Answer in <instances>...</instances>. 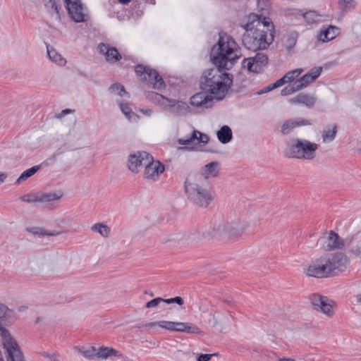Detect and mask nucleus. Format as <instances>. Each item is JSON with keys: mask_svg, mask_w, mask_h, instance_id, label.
Segmentation results:
<instances>
[{"mask_svg": "<svg viewBox=\"0 0 361 361\" xmlns=\"http://www.w3.org/2000/svg\"><path fill=\"white\" fill-rule=\"evenodd\" d=\"M240 56V49L235 40L230 36L220 37L210 54L216 68L207 70L201 77L200 88L213 94L216 100H221L233 84L232 75L222 70L231 68Z\"/></svg>", "mask_w": 361, "mask_h": 361, "instance_id": "f257e3e1", "label": "nucleus"}, {"mask_svg": "<svg viewBox=\"0 0 361 361\" xmlns=\"http://www.w3.org/2000/svg\"><path fill=\"white\" fill-rule=\"evenodd\" d=\"M243 27L245 32L242 37V43L248 50L257 51L267 49L274 41L273 30H271L269 35H267V30L260 23V17L257 14H250L247 23L243 25Z\"/></svg>", "mask_w": 361, "mask_h": 361, "instance_id": "f03ea898", "label": "nucleus"}, {"mask_svg": "<svg viewBox=\"0 0 361 361\" xmlns=\"http://www.w3.org/2000/svg\"><path fill=\"white\" fill-rule=\"evenodd\" d=\"M349 260L341 252L322 256L305 269L306 275L315 278H328L343 271Z\"/></svg>", "mask_w": 361, "mask_h": 361, "instance_id": "7ed1b4c3", "label": "nucleus"}, {"mask_svg": "<svg viewBox=\"0 0 361 361\" xmlns=\"http://www.w3.org/2000/svg\"><path fill=\"white\" fill-rule=\"evenodd\" d=\"M187 198L194 204L200 207H207L213 196L207 181L202 175L190 174L184 183Z\"/></svg>", "mask_w": 361, "mask_h": 361, "instance_id": "20e7f679", "label": "nucleus"}, {"mask_svg": "<svg viewBox=\"0 0 361 361\" xmlns=\"http://www.w3.org/2000/svg\"><path fill=\"white\" fill-rule=\"evenodd\" d=\"M319 145L305 139H295L286 147L284 155L288 158L312 160L316 157Z\"/></svg>", "mask_w": 361, "mask_h": 361, "instance_id": "39448f33", "label": "nucleus"}, {"mask_svg": "<svg viewBox=\"0 0 361 361\" xmlns=\"http://www.w3.org/2000/svg\"><path fill=\"white\" fill-rule=\"evenodd\" d=\"M13 311L7 306L0 303V336L2 338V345L7 349L8 357L13 359L12 351L16 356L21 355L20 353V346L16 339L11 336L9 331L5 328L6 326H10L11 322L7 321V318L11 317Z\"/></svg>", "mask_w": 361, "mask_h": 361, "instance_id": "423d86ee", "label": "nucleus"}, {"mask_svg": "<svg viewBox=\"0 0 361 361\" xmlns=\"http://www.w3.org/2000/svg\"><path fill=\"white\" fill-rule=\"evenodd\" d=\"M137 75L151 88L161 90L165 88V82L157 71L141 64L135 66Z\"/></svg>", "mask_w": 361, "mask_h": 361, "instance_id": "0eeeda50", "label": "nucleus"}, {"mask_svg": "<svg viewBox=\"0 0 361 361\" xmlns=\"http://www.w3.org/2000/svg\"><path fill=\"white\" fill-rule=\"evenodd\" d=\"M152 99L159 101L160 99H166L169 104L166 106V109L171 114L176 116H182L186 115L190 110L188 104L183 101L171 99L164 97L161 94L157 92H150L148 94Z\"/></svg>", "mask_w": 361, "mask_h": 361, "instance_id": "6e6552de", "label": "nucleus"}, {"mask_svg": "<svg viewBox=\"0 0 361 361\" xmlns=\"http://www.w3.org/2000/svg\"><path fill=\"white\" fill-rule=\"evenodd\" d=\"M317 245H320L324 251H331L334 250H341L345 245L343 238H341L334 231L325 233L317 241Z\"/></svg>", "mask_w": 361, "mask_h": 361, "instance_id": "1a4fd4ad", "label": "nucleus"}, {"mask_svg": "<svg viewBox=\"0 0 361 361\" xmlns=\"http://www.w3.org/2000/svg\"><path fill=\"white\" fill-rule=\"evenodd\" d=\"M69 17L75 23L87 22L89 16L80 0H64Z\"/></svg>", "mask_w": 361, "mask_h": 361, "instance_id": "9d476101", "label": "nucleus"}, {"mask_svg": "<svg viewBox=\"0 0 361 361\" xmlns=\"http://www.w3.org/2000/svg\"><path fill=\"white\" fill-rule=\"evenodd\" d=\"M268 56L261 52H258L253 57L244 59L242 61V66L247 68L249 72L260 73L268 63Z\"/></svg>", "mask_w": 361, "mask_h": 361, "instance_id": "9b49d317", "label": "nucleus"}, {"mask_svg": "<svg viewBox=\"0 0 361 361\" xmlns=\"http://www.w3.org/2000/svg\"><path fill=\"white\" fill-rule=\"evenodd\" d=\"M165 170L164 165L159 161H154L152 156L145 166L143 178L147 180L157 181Z\"/></svg>", "mask_w": 361, "mask_h": 361, "instance_id": "f8f14e48", "label": "nucleus"}, {"mask_svg": "<svg viewBox=\"0 0 361 361\" xmlns=\"http://www.w3.org/2000/svg\"><path fill=\"white\" fill-rule=\"evenodd\" d=\"M310 299L315 310L321 312L327 316H332L334 314V302L327 297L315 293L312 294Z\"/></svg>", "mask_w": 361, "mask_h": 361, "instance_id": "ddd939ff", "label": "nucleus"}, {"mask_svg": "<svg viewBox=\"0 0 361 361\" xmlns=\"http://www.w3.org/2000/svg\"><path fill=\"white\" fill-rule=\"evenodd\" d=\"M226 239L236 240L247 229L248 224L246 221L236 219L231 222H225Z\"/></svg>", "mask_w": 361, "mask_h": 361, "instance_id": "4468645a", "label": "nucleus"}, {"mask_svg": "<svg viewBox=\"0 0 361 361\" xmlns=\"http://www.w3.org/2000/svg\"><path fill=\"white\" fill-rule=\"evenodd\" d=\"M201 238L205 240H209L211 238L216 240L226 239L225 222L215 224L212 226L202 230L201 231Z\"/></svg>", "mask_w": 361, "mask_h": 361, "instance_id": "2eb2a0df", "label": "nucleus"}, {"mask_svg": "<svg viewBox=\"0 0 361 361\" xmlns=\"http://www.w3.org/2000/svg\"><path fill=\"white\" fill-rule=\"evenodd\" d=\"M98 52L103 55L106 61L111 64L116 63L122 59L118 49L109 44L100 43L97 46Z\"/></svg>", "mask_w": 361, "mask_h": 361, "instance_id": "dca6fc26", "label": "nucleus"}, {"mask_svg": "<svg viewBox=\"0 0 361 361\" xmlns=\"http://www.w3.org/2000/svg\"><path fill=\"white\" fill-rule=\"evenodd\" d=\"M151 156V154L145 151L137 152L133 154H130L128 159L129 170L133 173H137L138 167L141 166H145Z\"/></svg>", "mask_w": 361, "mask_h": 361, "instance_id": "f3484780", "label": "nucleus"}, {"mask_svg": "<svg viewBox=\"0 0 361 361\" xmlns=\"http://www.w3.org/2000/svg\"><path fill=\"white\" fill-rule=\"evenodd\" d=\"M209 137L207 135L200 132L197 130H193L192 134L186 138H180L178 142L181 145L190 146L200 144L206 145L209 142Z\"/></svg>", "mask_w": 361, "mask_h": 361, "instance_id": "a211bd4d", "label": "nucleus"}, {"mask_svg": "<svg viewBox=\"0 0 361 361\" xmlns=\"http://www.w3.org/2000/svg\"><path fill=\"white\" fill-rule=\"evenodd\" d=\"M214 96L206 92H198L190 99V104L195 107H202L208 109L212 106Z\"/></svg>", "mask_w": 361, "mask_h": 361, "instance_id": "6ab92c4d", "label": "nucleus"}, {"mask_svg": "<svg viewBox=\"0 0 361 361\" xmlns=\"http://www.w3.org/2000/svg\"><path fill=\"white\" fill-rule=\"evenodd\" d=\"M345 247L352 257L361 258V231L346 240Z\"/></svg>", "mask_w": 361, "mask_h": 361, "instance_id": "aec40b11", "label": "nucleus"}, {"mask_svg": "<svg viewBox=\"0 0 361 361\" xmlns=\"http://www.w3.org/2000/svg\"><path fill=\"white\" fill-rule=\"evenodd\" d=\"M322 71V67H315L312 68L310 72L303 75L299 79L295 80V82L299 89L302 90L308 86L310 83L314 82L320 75Z\"/></svg>", "mask_w": 361, "mask_h": 361, "instance_id": "412c9836", "label": "nucleus"}, {"mask_svg": "<svg viewBox=\"0 0 361 361\" xmlns=\"http://www.w3.org/2000/svg\"><path fill=\"white\" fill-rule=\"evenodd\" d=\"M289 102L291 104H299L305 105L306 107L311 109L317 102V97L314 95L301 92L298 94L293 98L289 99Z\"/></svg>", "mask_w": 361, "mask_h": 361, "instance_id": "4be33fe9", "label": "nucleus"}, {"mask_svg": "<svg viewBox=\"0 0 361 361\" xmlns=\"http://www.w3.org/2000/svg\"><path fill=\"white\" fill-rule=\"evenodd\" d=\"M338 30L334 25L323 26L317 36V41L321 43L330 42L336 37Z\"/></svg>", "mask_w": 361, "mask_h": 361, "instance_id": "5701e85b", "label": "nucleus"}, {"mask_svg": "<svg viewBox=\"0 0 361 361\" xmlns=\"http://www.w3.org/2000/svg\"><path fill=\"white\" fill-rule=\"evenodd\" d=\"M311 123L310 121L303 118L299 119H290L286 121L281 129V132L283 135H288L295 128L300 127L302 126H310Z\"/></svg>", "mask_w": 361, "mask_h": 361, "instance_id": "b1692460", "label": "nucleus"}, {"mask_svg": "<svg viewBox=\"0 0 361 361\" xmlns=\"http://www.w3.org/2000/svg\"><path fill=\"white\" fill-rule=\"evenodd\" d=\"M174 331L191 334H202V331L195 324L190 322H175Z\"/></svg>", "mask_w": 361, "mask_h": 361, "instance_id": "393cba45", "label": "nucleus"}, {"mask_svg": "<svg viewBox=\"0 0 361 361\" xmlns=\"http://www.w3.org/2000/svg\"><path fill=\"white\" fill-rule=\"evenodd\" d=\"M194 175H202L205 178L206 181L209 178L217 177L219 175V163L210 162L204 166L201 173H195Z\"/></svg>", "mask_w": 361, "mask_h": 361, "instance_id": "a878e982", "label": "nucleus"}, {"mask_svg": "<svg viewBox=\"0 0 361 361\" xmlns=\"http://www.w3.org/2000/svg\"><path fill=\"white\" fill-rule=\"evenodd\" d=\"M298 13L303 17L304 20L308 25L317 24L323 20L324 15L320 14L315 11L302 12L300 10Z\"/></svg>", "mask_w": 361, "mask_h": 361, "instance_id": "bb28decb", "label": "nucleus"}, {"mask_svg": "<svg viewBox=\"0 0 361 361\" xmlns=\"http://www.w3.org/2000/svg\"><path fill=\"white\" fill-rule=\"evenodd\" d=\"M96 356L99 358H102V359H106V358H108L109 357H112V356L122 358L123 354L120 351H118L113 348L102 346L98 348V350L96 353Z\"/></svg>", "mask_w": 361, "mask_h": 361, "instance_id": "cd10ccee", "label": "nucleus"}, {"mask_svg": "<svg viewBox=\"0 0 361 361\" xmlns=\"http://www.w3.org/2000/svg\"><path fill=\"white\" fill-rule=\"evenodd\" d=\"M44 6L51 17L57 20H61L59 13L60 6L56 0H44Z\"/></svg>", "mask_w": 361, "mask_h": 361, "instance_id": "c85d7f7f", "label": "nucleus"}, {"mask_svg": "<svg viewBox=\"0 0 361 361\" xmlns=\"http://www.w3.org/2000/svg\"><path fill=\"white\" fill-rule=\"evenodd\" d=\"M338 127L336 124L327 126L322 132V142L328 143L332 142L336 135Z\"/></svg>", "mask_w": 361, "mask_h": 361, "instance_id": "c756f323", "label": "nucleus"}, {"mask_svg": "<svg viewBox=\"0 0 361 361\" xmlns=\"http://www.w3.org/2000/svg\"><path fill=\"white\" fill-rule=\"evenodd\" d=\"M27 231L28 232H30V233H32L33 235H35L37 237L56 236V235H61L63 233L62 231H49L44 230L40 227L27 228Z\"/></svg>", "mask_w": 361, "mask_h": 361, "instance_id": "7c9ffc66", "label": "nucleus"}, {"mask_svg": "<svg viewBox=\"0 0 361 361\" xmlns=\"http://www.w3.org/2000/svg\"><path fill=\"white\" fill-rule=\"evenodd\" d=\"M217 137L219 142L222 144L228 143L232 139V131L228 126H222L217 131Z\"/></svg>", "mask_w": 361, "mask_h": 361, "instance_id": "2f4dec72", "label": "nucleus"}, {"mask_svg": "<svg viewBox=\"0 0 361 361\" xmlns=\"http://www.w3.org/2000/svg\"><path fill=\"white\" fill-rule=\"evenodd\" d=\"M63 197V193L60 191L44 192L39 195L40 202H50L60 200Z\"/></svg>", "mask_w": 361, "mask_h": 361, "instance_id": "473e14b6", "label": "nucleus"}, {"mask_svg": "<svg viewBox=\"0 0 361 361\" xmlns=\"http://www.w3.org/2000/svg\"><path fill=\"white\" fill-rule=\"evenodd\" d=\"M91 230L99 233L104 238H108L111 233L110 228L103 223L94 224L92 226Z\"/></svg>", "mask_w": 361, "mask_h": 361, "instance_id": "72a5a7b5", "label": "nucleus"}, {"mask_svg": "<svg viewBox=\"0 0 361 361\" xmlns=\"http://www.w3.org/2000/svg\"><path fill=\"white\" fill-rule=\"evenodd\" d=\"M47 55L49 58L54 63L63 66L66 63V60L53 48L47 46Z\"/></svg>", "mask_w": 361, "mask_h": 361, "instance_id": "f704fd0d", "label": "nucleus"}, {"mask_svg": "<svg viewBox=\"0 0 361 361\" xmlns=\"http://www.w3.org/2000/svg\"><path fill=\"white\" fill-rule=\"evenodd\" d=\"M39 166H34L22 173V174L16 180V183L20 184L22 181L27 180L28 178L33 176L39 169Z\"/></svg>", "mask_w": 361, "mask_h": 361, "instance_id": "c9c22d12", "label": "nucleus"}, {"mask_svg": "<svg viewBox=\"0 0 361 361\" xmlns=\"http://www.w3.org/2000/svg\"><path fill=\"white\" fill-rule=\"evenodd\" d=\"M338 4L339 8L343 12H348L355 8L356 3L354 0H338Z\"/></svg>", "mask_w": 361, "mask_h": 361, "instance_id": "e433bc0d", "label": "nucleus"}, {"mask_svg": "<svg viewBox=\"0 0 361 361\" xmlns=\"http://www.w3.org/2000/svg\"><path fill=\"white\" fill-rule=\"evenodd\" d=\"M298 34L296 32L290 33L286 39L285 47L288 50L292 49L296 44Z\"/></svg>", "mask_w": 361, "mask_h": 361, "instance_id": "4c0bfd02", "label": "nucleus"}, {"mask_svg": "<svg viewBox=\"0 0 361 361\" xmlns=\"http://www.w3.org/2000/svg\"><path fill=\"white\" fill-rule=\"evenodd\" d=\"M109 90L113 94H118L119 96L128 94V93L126 91L123 85L118 83L111 85L109 87Z\"/></svg>", "mask_w": 361, "mask_h": 361, "instance_id": "58836bf2", "label": "nucleus"}, {"mask_svg": "<svg viewBox=\"0 0 361 361\" xmlns=\"http://www.w3.org/2000/svg\"><path fill=\"white\" fill-rule=\"evenodd\" d=\"M300 90L299 87H298L295 82L290 84V85H288L283 88L281 91V94L283 96H287L293 94L294 92H296Z\"/></svg>", "mask_w": 361, "mask_h": 361, "instance_id": "ea45409f", "label": "nucleus"}, {"mask_svg": "<svg viewBox=\"0 0 361 361\" xmlns=\"http://www.w3.org/2000/svg\"><path fill=\"white\" fill-rule=\"evenodd\" d=\"M3 348L4 349V353H5V356H6L7 361H23L24 360V355L20 349V353L21 355L16 356V353H14L13 351H12V354L13 356V359L12 358L11 359L8 357L7 349L4 345H3ZM0 361H4L1 352H0Z\"/></svg>", "mask_w": 361, "mask_h": 361, "instance_id": "a19ab883", "label": "nucleus"}, {"mask_svg": "<svg viewBox=\"0 0 361 361\" xmlns=\"http://www.w3.org/2000/svg\"><path fill=\"white\" fill-rule=\"evenodd\" d=\"M20 200L27 203L37 202H39V195L35 193H29L21 196Z\"/></svg>", "mask_w": 361, "mask_h": 361, "instance_id": "79ce46f5", "label": "nucleus"}, {"mask_svg": "<svg viewBox=\"0 0 361 361\" xmlns=\"http://www.w3.org/2000/svg\"><path fill=\"white\" fill-rule=\"evenodd\" d=\"M78 351L85 358H93L94 356H96V349L94 347H92L89 349L78 348Z\"/></svg>", "mask_w": 361, "mask_h": 361, "instance_id": "37998d69", "label": "nucleus"}, {"mask_svg": "<svg viewBox=\"0 0 361 361\" xmlns=\"http://www.w3.org/2000/svg\"><path fill=\"white\" fill-rule=\"evenodd\" d=\"M260 23L264 25V29L267 30V35H269L271 30L274 32V26L269 18L264 17L263 21H260Z\"/></svg>", "mask_w": 361, "mask_h": 361, "instance_id": "c03bdc74", "label": "nucleus"}, {"mask_svg": "<svg viewBox=\"0 0 361 361\" xmlns=\"http://www.w3.org/2000/svg\"><path fill=\"white\" fill-rule=\"evenodd\" d=\"M159 326L162 329L174 331L175 322L159 321Z\"/></svg>", "mask_w": 361, "mask_h": 361, "instance_id": "a18cd8bd", "label": "nucleus"}, {"mask_svg": "<svg viewBox=\"0 0 361 361\" xmlns=\"http://www.w3.org/2000/svg\"><path fill=\"white\" fill-rule=\"evenodd\" d=\"M302 72L303 69L295 68L293 71H288L287 73L288 74L292 83H293L295 81V78H298Z\"/></svg>", "mask_w": 361, "mask_h": 361, "instance_id": "49530a36", "label": "nucleus"}, {"mask_svg": "<svg viewBox=\"0 0 361 361\" xmlns=\"http://www.w3.org/2000/svg\"><path fill=\"white\" fill-rule=\"evenodd\" d=\"M120 109L121 111L128 118L130 117V114H131V109L129 106V104L128 103H123L121 102L119 104Z\"/></svg>", "mask_w": 361, "mask_h": 361, "instance_id": "de8ad7c7", "label": "nucleus"}, {"mask_svg": "<svg viewBox=\"0 0 361 361\" xmlns=\"http://www.w3.org/2000/svg\"><path fill=\"white\" fill-rule=\"evenodd\" d=\"M163 298H154L148 302L146 303L145 307L146 308H152L157 307L161 302H162Z\"/></svg>", "mask_w": 361, "mask_h": 361, "instance_id": "09e8293b", "label": "nucleus"}, {"mask_svg": "<svg viewBox=\"0 0 361 361\" xmlns=\"http://www.w3.org/2000/svg\"><path fill=\"white\" fill-rule=\"evenodd\" d=\"M74 112V110L73 109H63L60 114H57L55 116V117L56 118H59V119H61L62 118H63L66 114H71V113H73Z\"/></svg>", "mask_w": 361, "mask_h": 361, "instance_id": "8fccbe9b", "label": "nucleus"}, {"mask_svg": "<svg viewBox=\"0 0 361 361\" xmlns=\"http://www.w3.org/2000/svg\"><path fill=\"white\" fill-rule=\"evenodd\" d=\"M42 355L44 357L48 358L50 361H59L57 360L56 355L54 353H49L47 352H43L42 353Z\"/></svg>", "mask_w": 361, "mask_h": 361, "instance_id": "3c124183", "label": "nucleus"}, {"mask_svg": "<svg viewBox=\"0 0 361 361\" xmlns=\"http://www.w3.org/2000/svg\"><path fill=\"white\" fill-rule=\"evenodd\" d=\"M212 355V354H201L197 357V361H209Z\"/></svg>", "mask_w": 361, "mask_h": 361, "instance_id": "603ef678", "label": "nucleus"}, {"mask_svg": "<svg viewBox=\"0 0 361 361\" xmlns=\"http://www.w3.org/2000/svg\"><path fill=\"white\" fill-rule=\"evenodd\" d=\"M155 326H159V322H148V323L142 324L141 325H139L137 327L138 328H140V327H154Z\"/></svg>", "mask_w": 361, "mask_h": 361, "instance_id": "864d4df0", "label": "nucleus"}, {"mask_svg": "<svg viewBox=\"0 0 361 361\" xmlns=\"http://www.w3.org/2000/svg\"><path fill=\"white\" fill-rule=\"evenodd\" d=\"M285 83L283 82V80L280 78L272 84V87H274V89H276L277 87H279L283 85Z\"/></svg>", "mask_w": 361, "mask_h": 361, "instance_id": "5fc2aeb1", "label": "nucleus"}, {"mask_svg": "<svg viewBox=\"0 0 361 361\" xmlns=\"http://www.w3.org/2000/svg\"><path fill=\"white\" fill-rule=\"evenodd\" d=\"M274 90V87H272V84L265 87L264 89L260 90V92H258L259 94L267 93L268 92H270Z\"/></svg>", "mask_w": 361, "mask_h": 361, "instance_id": "6e6d98bb", "label": "nucleus"}, {"mask_svg": "<svg viewBox=\"0 0 361 361\" xmlns=\"http://www.w3.org/2000/svg\"><path fill=\"white\" fill-rule=\"evenodd\" d=\"M174 302L178 304V305H182L184 303L183 299L180 296H176L174 298Z\"/></svg>", "mask_w": 361, "mask_h": 361, "instance_id": "4d7b16f0", "label": "nucleus"}, {"mask_svg": "<svg viewBox=\"0 0 361 361\" xmlns=\"http://www.w3.org/2000/svg\"><path fill=\"white\" fill-rule=\"evenodd\" d=\"M282 80H283V82L286 84L287 82H291L292 83V81L290 80V77L288 75V74L286 73L282 78H281Z\"/></svg>", "mask_w": 361, "mask_h": 361, "instance_id": "13d9d810", "label": "nucleus"}, {"mask_svg": "<svg viewBox=\"0 0 361 361\" xmlns=\"http://www.w3.org/2000/svg\"><path fill=\"white\" fill-rule=\"evenodd\" d=\"M6 175L4 173H0V184L3 183L6 178Z\"/></svg>", "mask_w": 361, "mask_h": 361, "instance_id": "bf43d9fd", "label": "nucleus"}, {"mask_svg": "<svg viewBox=\"0 0 361 361\" xmlns=\"http://www.w3.org/2000/svg\"><path fill=\"white\" fill-rule=\"evenodd\" d=\"M162 302H166L167 304H171L174 302V298H169V299H163Z\"/></svg>", "mask_w": 361, "mask_h": 361, "instance_id": "052dcab7", "label": "nucleus"}, {"mask_svg": "<svg viewBox=\"0 0 361 361\" xmlns=\"http://www.w3.org/2000/svg\"><path fill=\"white\" fill-rule=\"evenodd\" d=\"M279 361H295V360L293 359V358H286V357H283V358H279Z\"/></svg>", "mask_w": 361, "mask_h": 361, "instance_id": "680f3d73", "label": "nucleus"}, {"mask_svg": "<svg viewBox=\"0 0 361 361\" xmlns=\"http://www.w3.org/2000/svg\"><path fill=\"white\" fill-rule=\"evenodd\" d=\"M132 0H118V1L123 4H128L130 3Z\"/></svg>", "mask_w": 361, "mask_h": 361, "instance_id": "e2e57ef3", "label": "nucleus"}, {"mask_svg": "<svg viewBox=\"0 0 361 361\" xmlns=\"http://www.w3.org/2000/svg\"><path fill=\"white\" fill-rule=\"evenodd\" d=\"M357 302L361 305V293L356 295Z\"/></svg>", "mask_w": 361, "mask_h": 361, "instance_id": "0e129e2a", "label": "nucleus"}, {"mask_svg": "<svg viewBox=\"0 0 361 361\" xmlns=\"http://www.w3.org/2000/svg\"><path fill=\"white\" fill-rule=\"evenodd\" d=\"M261 1H262V2H267V0H260V1H258V6H259V4H260Z\"/></svg>", "mask_w": 361, "mask_h": 361, "instance_id": "69168bd1", "label": "nucleus"}]
</instances>
